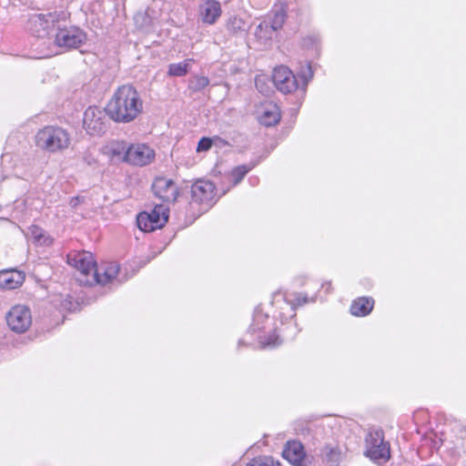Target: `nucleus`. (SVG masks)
<instances>
[{
	"instance_id": "13",
	"label": "nucleus",
	"mask_w": 466,
	"mask_h": 466,
	"mask_svg": "<svg viewBox=\"0 0 466 466\" xmlns=\"http://www.w3.org/2000/svg\"><path fill=\"white\" fill-rule=\"evenodd\" d=\"M191 198L196 203L210 206L216 198V187L209 180H197L191 187Z\"/></svg>"
},
{
	"instance_id": "30",
	"label": "nucleus",
	"mask_w": 466,
	"mask_h": 466,
	"mask_svg": "<svg viewBox=\"0 0 466 466\" xmlns=\"http://www.w3.org/2000/svg\"><path fill=\"white\" fill-rule=\"evenodd\" d=\"M209 84V79L205 76H194L188 84V86L193 91H200L207 87Z\"/></svg>"
},
{
	"instance_id": "17",
	"label": "nucleus",
	"mask_w": 466,
	"mask_h": 466,
	"mask_svg": "<svg viewBox=\"0 0 466 466\" xmlns=\"http://www.w3.org/2000/svg\"><path fill=\"white\" fill-rule=\"evenodd\" d=\"M158 11L152 7H148L145 11H138L134 15V22L137 29L147 32L157 21Z\"/></svg>"
},
{
	"instance_id": "6",
	"label": "nucleus",
	"mask_w": 466,
	"mask_h": 466,
	"mask_svg": "<svg viewBox=\"0 0 466 466\" xmlns=\"http://www.w3.org/2000/svg\"><path fill=\"white\" fill-rule=\"evenodd\" d=\"M35 144L42 150L58 153L69 147L71 137L65 128L46 126L36 133Z\"/></svg>"
},
{
	"instance_id": "8",
	"label": "nucleus",
	"mask_w": 466,
	"mask_h": 466,
	"mask_svg": "<svg viewBox=\"0 0 466 466\" xmlns=\"http://www.w3.org/2000/svg\"><path fill=\"white\" fill-rule=\"evenodd\" d=\"M168 219V209L164 205H157L151 212H141L137 218L139 229L151 232L162 228Z\"/></svg>"
},
{
	"instance_id": "9",
	"label": "nucleus",
	"mask_w": 466,
	"mask_h": 466,
	"mask_svg": "<svg viewBox=\"0 0 466 466\" xmlns=\"http://www.w3.org/2000/svg\"><path fill=\"white\" fill-rule=\"evenodd\" d=\"M6 322L15 332L22 333L28 329L32 324L30 309L23 305H15L7 312Z\"/></svg>"
},
{
	"instance_id": "27",
	"label": "nucleus",
	"mask_w": 466,
	"mask_h": 466,
	"mask_svg": "<svg viewBox=\"0 0 466 466\" xmlns=\"http://www.w3.org/2000/svg\"><path fill=\"white\" fill-rule=\"evenodd\" d=\"M252 168L253 166L251 165H242L233 168L229 175L233 185L238 184Z\"/></svg>"
},
{
	"instance_id": "34",
	"label": "nucleus",
	"mask_w": 466,
	"mask_h": 466,
	"mask_svg": "<svg viewBox=\"0 0 466 466\" xmlns=\"http://www.w3.org/2000/svg\"><path fill=\"white\" fill-rule=\"evenodd\" d=\"M73 303L69 298L63 299L59 305L56 303V307H59L61 310H71Z\"/></svg>"
},
{
	"instance_id": "5",
	"label": "nucleus",
	"mask_w": 466,
	"mask_h": 466,
	"mask_svg": "<svg viewBox=\"0 0 466 466\" xmlns=\"http://www.w3.org/2000/svg\"><path fill=\"white\" fill-rule=\"evenodd\" d=\"M278 329L275 319L270 318L260 308L255 309L249 332L256 337L261 348H273L281 343L282 339L279 335H276Z\"/></svg>"
},
{
	"instance_id": "33",
	"label": "nucleus",
	"mask_w": 466,
	"mask_h": 466,
	"mask_svg": "<svg viewBox=\"0 0 466 466\" xmlns=\"http://www.w3.org/2000/svg\"><path fill=\"white\" fill-rule=\"evenodd\" d=\"M212 146V140L208 137H203L199 140L197 151L203 152L208 151Z\"/></svg>"
},
{
	"instance_id": "18",
	"label": "nucleus",
	"mask_w": 466,
	"mask_h": 466,
	"mask_svg": "<svg viewBox=\"0 0 466 466\" xmlns=\"http://www.w3.org/2000/svg\"><path fill=\"white\" fill-rule=\"evenodd\" d=\"M283 457L295 466L301 465L305 459V451L303 445L297 441H288L283 452Z\"/></svg>"
},
{
	"instance_id": "25",
	"label": "nucleus",
	"mask_w": 466,
	"mask_h": 466,
	"mask_svg": "<svg viewBox=\"0 0 466 466\" xmlns=\"http://www.w3.org/2000/svg\"><path fill=\"white\" fill-rule=\"evenodd\" d=\"M276 32L269 26V23L267 20L261 22L255 30V35L258 40L266 44L272 38L273 33Z\"/></svg>"
},
{
	"instance_id": "10",
	"label": "nucleus",
	"mask_w": 466,
	"mask_h": 466,
	"mask_svg": "<svg viewBox=\"0 0 466 466\" xmlns=\"http://www.w3.org/2000/svg\"><path fill=\"white\" fill-rule=\"evenodd\" d=\"M58 20L56 13L33 14L28 20V29L38 37H45Z\"/></svg>"
},
{
	"instance_id": "19",
	"label": "nucleus",
	"mask_w": 466,
	"mask_h": 466,
	"mask_svg": "<svg viewBox=\"0 0 466 466\" xmlns=\"http://www.w3.org/2000/svg\"><path fill=\"white\" fill-rule=\"evenodd\" d=\"M221 6L216 0H208L200 6V16L204 23L213 25L221 15Z\"/></svg>"
},
{
	"instance_id": "15",
	"label": "nucleus",
	"mask_w": 466,
	"mask_h": 466,
	"mask_svg": "<svg viewBox=\"0 0 466 466\" xmlns=\"http://www.w3.org/2000/svg\"><path fill=\"white\" fill-rule=\"evenodd\" d=\"M154 194L165 202H174L178 195L177 185L172 179L157 177L152 185Z\"/></svg>"
},
{
	"instance_id": "36",
	"label": "nucleus",
	"mask_w": 466,
	"mask_h": 466,
	"mask_svg": "<svg viewBox=\"0 0 466 466\" xmlns=\"http://www.w3.org/2000/svg\"><path fill=\"white\" fill-rule=\"evenodd\" d=\"M76 201H77V198H73L70 203H71L72 206H76Z\"/></svg>"
},
{
	"instance_id": "35",
	"label": "nucleus",
	"mask_w": 466,
	"mask_h": 466,
	"mask_svg": "<svg viewBox=\"0 0 466 466\" xmlns=\"http://www.w3.org/2000/svg\"><path fill=\"white\" fill-rule=\"evenodd\" d=\"M330 287H331L330 282L322 285V288H325L327 289V291H329Z\"/></svg>"
},
{
	"instance_id": "14",
	"label": "nucleus",
	"mask_w": 466,
	"mask_h": 466,
	"mask_svg": "<svg viewBox=\"0 0 466 466\" xmlns=\"http://www.w3.org/2000/svg\"><path fill=\"white\" fill-rule=\"evenodd\" d=\"M86 39V34L78 27L61 28L56 35V44L61 47L77 48Z\"/></svg>"
},
{
	"instance_id": "26",
	"label": "nucleus",
	"mask_w": 466,
	"mask_h": 466,
	"mask_svg": "<svg viewBox=\"0 0 466 466\" xmlns=\"http://www.w3.org/2000/svg\"><path fill=\"white\" fill-rule=\"evenodd\" d=\"M325 456L332 465H338L343 459L344 451L339 446H326Z\"/></svg>"
},
{
	"instance_id": "7",
	"label": "nucleus",
	"mask_w": 466,
	"mask_h": 466,
	"mask_svg": "<svg viewBox=\"0 0 466 466\" xmlns=\"http://www.w3.org/2000/svg\"><path fill=\"white\" fill-rule=\"evenodd\" d=\"M366 450L364 454L370 460L377 462H385L390 458L389 442L384 440V433L381 430L369 431L365 438Z\"/></svg>"
},
{
	"instance_id": "11",
	"label": "nucleus",
	"mask_w": 466,
	"mask_h": 466,
	"mask_svg": "<svg viewBox=\"0 0 466 466\" xmlns=\"http://www.w3.org/2000/svg\"><path fill=\"white\" fill-rule=\"evenodd\" d=\"M83 126L89 135L100 136L106 130L105 112L96 106H89L84 113Z\"/></svg>"
},
{
	"instance_id": "20",
	"label": "nucleus",
	"mask_w": 466,
	"mask_h": 466,
	"mask_svg": "<svg viewBox=\"0 0 466 466\" xmlns=\"http://www.w3.org/2000/svg\"><path fill=\"white\" fill-rule=\"evenodd\" d=\"M25 280L23 272L11 269L0 272V288L15 289L22 285Z\"/></svg>"
},
{
	"instance_id": "32",
	"label": "nucleus",
	"mask_w": 466,
	"mask_h": 466,
	"mask_svg": "<svg viewBox=\"0 0 466 466\" xmlns=\"http://www.w3.org/2000/svg\"><path fill=\"white\" fill-rule=\"evenodd\" d=\"M255 85L257 89L263 95L268 96L270 92V86L268 84L266 76H259L255 78Z\"/></svg>"
},
{
	"instance_id": "4",
	"label": "nucleus",
	"mask_w": 466,
	"mask_h": 466,
	"mask_svg": "<svg viewBox=\"0 0 466 466\" xmlns=\"http://www.w3.org/2000/svg\"><path fill=\"white\" fill-rule=\"evenodd\" d=\"M299 82L289 67L280 66L274 69L272 81L276 88L283 94H290L299 88L305 93L309 82L313 77L311 66L307 64L306 67L299 72Z\"/></svg>"
},
{
	"instance_id": "31",
	"label": "nucleus",
	"mask_w": 466,
	"mask_h": 466,
	"mask_svg": "<svg viewBox=\"0 0 466 466\" xmlns=\"http://www.w3.org/2000/svg\"><path fill=\"white\" fill-rule=\"evenodd\" d=\"M30 232L35 240L40 245H49L51 243L50 238L45 234L42 228L33 226Z\"/></svg>"
},
{
	"instance_id": "23",
	"label": "nucleus",
	"mask_w": 466,
	"mask_h": 466,
	"mask_svg": "<svg viewBox=\"0 0 466 466\" xmlns=\"http://www.w3.org/2000/svg\"><path fill=\"white\" fill-rule=\"evenodd\" d=\"M286 19V11L283 5L275 6L272 10V16L269 18L268 23L269 26L275 31L280 29Z\"/></svg>"
},
{
	"instance_id": "3",
	"label": "nucleus",
	"mask_w": 466,
	"mask_h": 466,
	"mask_svg": "<svg viewBox=\"0 0 466 466\" xmlns=\"http://www.w3.org/2000/svg\"><path fill=\"white\" fill-rule=\"evenodd\" d=\"M309 299L303 294H290L289 297L277 293L273 297V304L279 309V319L282 326L287 325L286 329H282L284 338L293 337L297 333L296 324L293 321L296 307L308 303Z\"/></svg>"
},
{
	"instance_id": "12",
	"label": "nucleus",
	"mask_w": 466,
	"mask_h": 466,
	"mask_svg": "<svg viewBox=\"0 0 466 466\" xmlns=\"http://www.w3.org/2000/svg\"><path fill=\"white\" fill-rule=\"evenodd\" d=\"M155 159V151L145 144L130 145L127 147V162L133 166L143 167Z\"/></svg>"
},
{
	"instance_id": "21",
	"label": "nucleus",
	"mask_w": 466,
	"mask_h": 466,
	"mask_svg": "<svg viewBox=\"0 0 466 466\" xmlns=\"http://www.w3.org/2000/svg\"><path fill=\"white\" fill-rule=\"evenodd\" d=\"M127 147L124 141H112L103 148V152L112 161L127 162Z\"/></svg>"
},
{
	"instance_id": "28",
	"label": "nucleus",
	"mask_w": 466,
	"mask_h": 466,
	"mask_svg": "<svg viewBox=\"0 0 466 466\" xmlns=\"http://www.w3.org/2000/svg\"><path fill=\"white\" fill-rule=\"evenodd\" d=\"M227 29L233 34L242 33L245 31V22L238 16H232L227 22Z\"/></svg>"
},
{
	"instance_id": "2",
	"label": "nucleus",
	"mask_w": 466,
	"mask_h": 466,
	"mask_svg": "<svg viewBox=\"0 0 466 466\" xmlns=\"http://www.w3.org/2000/svg\"><path fill=\"white\" fill-rule=\"evenodd\" d=\"M143 102L137 91L129 85L118 87L106 106L109 117L119 123H129L142 112Z\"/></svg>"
},
{
	"instance_id": "1",
	"label": "nucleus",
	"mask_w": 466,
	"mask_h": 466,
	"mask_svg": "<svg viewBox=\"0 0 466 466\" xmlns=\"http://www.w3.org/2000/svg\"><path fill=\"white\" fill-rule=\"evenodd\" d=\"M67 262L76 268L78 271L76 279L83 285L113 284L119 271L116 262H105L96 268L93 255L86 251L69 254Z\"/></svg>"
},
{
	"instance_id": "24",
	"label": "nucleus",
	"mask_w": 466,
	"mask_h": 466,
	"mask_svg": "<svg viewBox=\"0 0 466 466\" xmlns=\"http://www.w3.org/2000/svg\"><path fill=\"white\" fill-rule=\"evenodd\" d=\"M192 59H186L179 63L170 64L168 66L167 74L170 76H186L191 66Z\"/></svg>"
},
{
	"instance_id": "16",
	"label": "nucleus",
	"mask_w": 466,
	"mask_h": 466,
	"mask_svg": "<svg viewBox=\"0 0 466 466\" xmlns=\"http://www.w3.org/2000/svg\"><path fill=\"white\" fill-rule=\"evenodd\" d=\"M257 113L259 122L266 127L278 124L281 117L279 107L272 102L262 104Z\"/></svg>"
},
{
	"instance_id": "29",
	"label": "nucleus",
	"mask_w": 466,
	"mask_h": 466,
	"mask_svg": "<svg viewBox=\"0 0 466 466\" xmlns=\"http://www.w3.org/2000/svg\"><path fill=\"white\" fill-rule=\"evenodd\" d=\"M247 466H281V464L270 456H260L253 459Z\"/></svg>"
},
{
	"instance_id": "22",
	"label": "nucleus",
	"mask_w": 466,
	"mask_h": 466,
	"mask_svg": "<svg viewBox=\"0 0 466 466\" xmlns=\"http://www.w3.org/2000/svg\"><path fill=\"white\" fill-rule=\"evenodd\" d=\"M374 307V300L371 298L361 297L354 300L350 306V313L357 317L369 315Z\"/></svg>"
}]
</instances>
